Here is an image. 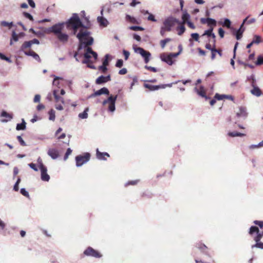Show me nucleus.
Masks as SVG:
<instances>
[{
  "label": "nucleus",
  "instance_id": "obj_2",
  "mask_svg": "<svg viewBox=\"0 0 263 263\" xmlns=\"http://www.w3.org/2000/svg\"><path fill=\"white\" fill-rule=\"evenodd\" d=\"M65 25V22L59 23L55 24L48 29V31L53 33L57 39L63 44L67 43L69 39V35L62 32Z\"/></svg>",
  "mask_w": 263,
  "mask_h": 263
},
{
  "label": "nucleus",
  "instance_id": "obj_31",
  "mask_svg": "<svg viewBox=\"0 0 263 263\" xmlns=\"http://www.w3.org/2000/svg\"><path fill=\"white\" fill-rule=\"evenodd\" d=\"M16 129L17 130H24L26 129V122L24 120H23L22 123L17 124Z\"/></svg>",
  "mask_w": 263,
  "mask_h": 263
},
{
  "label": "nucleus",
  "instance_id": "obj_36",
  "mask_svg": "<svg viewBox=\"0 0 263 263\" xmlns=\"http://www.w3.org/2000/svg\"><path fill=\"white\" fill-rule=\"evenodd\" d=\"M241 27H240L239 29H238L235 33L236 37L237 40H240L242 37V36L243 30H241Z\"/></svg>",
  "mask_w": 263,
  "mask_h": 263
},
{
  "label": "nucleus",
  "instance_id": "obj_34",
  "mask_svg": "<svg viewBox=\"0 0 263 263\" xmlns=\"http://www.w3.org/2000/svg\"><path fill=\"white\" fill-rule=\"evenodd\" d=\"M49 119L51 121H54L55 119V111L53 109H51L49 112Z\"/></svg>",
  "mask_w": 263,
  "mask_h": 263
},
{
  "label": "nucleus",
  "instance_id": "obj_13",
  "mask_svg": "<svg viewBox=\"0 0 263 263\" xmlns=\"http://www.w3.org/2000/svg\"><path fill=\"white\" fill-rule=\"evenodd\" d=\"M111 80L110 75L107 76H101L99 77L96 80V83L97 84H101L105 83Z\"/></svg>",
  "mask_w": 263,
  "mask_h": 263
},
{
  "label": "nucleus",
  "instance_id": "obj_35",
  "mask_svg": "<svg viewBox=\"0 0 263 263\" xmlns=\"http://www.w3.org/2000/svg\"><path fill=\"white\" fill-rule=\"evenodd\" d=\"M152 197V194L148 191L144 192L141 194V197L143 199L151 198Z\"/></svg>",
  "mask_w": 263,
  "mask_h": 263
},
{
  "label": "nucleus",
  "instance_id": "obj_24",
  "mask_svg": "<svg viewBox=\"0 0 263 263\" xmlns=\"http://www.w3.org/2000/svg\"><path fill=\"white\" fill-rule=\"evenodd\" d=\"M196 247L203 252H204L205 253H208L209 248L205 245L201 243H199L197 244Z\"/></svg>",
  "mask_w": 263,
  "mask_h": 263
},
{
  "label": "nucleus",
  "instance_id": "obj_48",
  "mask_svg": "<svg viewBox=\"0 0 263 263\" xmlns=\"http://www.w3.org/2000/svg\"><path fill=\"white\" fill-rule=\"evenodd\" d=\"M84 20L86 22V24L85 25H84V29H86L87 30V29H88L90 28V22L89 21V19L87 17H84Z\"/></svg>",
  "mask_w": 263,
  "mask_h": 263
},
{
  "label": "nucleus",
  "instance_id": "obj_61",
  "mask_svg": "<svg viewBox=\"0 0 263 263\" xmlns=\"http://www.w3.org/2000/svg\"><path fill=\"white\" fill-rule=\"evenodd\" d=\"M123 55L125 57V60H127L129 56V52L128 51L124 50L123 51Z\"/></svg>",
  "mask_w": 263,
  "mask_h": 263
},
{
  "label": "nucleus",
  "instance_id": "obj_52",
  "mask_svg": "<svg viewBox=\"0 0 263 263\" xmlns=\"http://www.w3.org/2000/svg\"><path fill=\"white\" fill-rule=\"evenodd\" d=\"M71 153H72V150L70 148H68L67 149V151H66V152L65 154L64 157V159L65 160H66L68 158L69 155H70L71 154Z\"/></svg>",
  "mask_w": 263,
  "mask_h": 263
},
{
  "label": "nucleus",
  "instance_id": "obj_21",
  "mask_svg": "<svg viewBox=\"0 0 263 263\" xmlns=\"http://www.w3.org/2000/svg\"><path fill=\"white\" fill-rule=\"evenodd\" d=\"M177 24L179 25V26L176 28V30L178 32V34L179 35H181L183 34V33L185 31V28L184 27V24L181 23V22H180L179 21V23H178Z\"/></svg>",
  "mask_w": 263,
  "mask_h": 263
},
{
  "label": "nucleus",
  "instance_id": "obj_53",
  "mask_svg": "<svg viewBox=\"0 0 263 263\" xmlns=\"http://www.w3.org/2000/svg\"><path fill=\"white\" fill-rule=\"evenodd\" d=\"M108 58L109 55L106 54L105 56V59L103 61V65L107 66L108 65Z\"/></svg>",
  "mask_w": 263,
  "mask_h": 263
},
{
  "label": "nucleus",
  "instance_id": "obj_63",
  "mask_svg": "<svg viewBox=\"0 0 263 263\" xmlns=\"http://www.w3.org/2000/svg\"><path fill=\"white\" fill-rule=\"evenodd\" d=\"M140 4V2L137 1V0H133L132 3L130 4V6L132 7H135L137 4Z\"/></svg>",
  "mask_w": 263,
  "mask_h": 263
},
{
  "label": "nucleus",
  "instance_id": "obj_49",
  "mask_svg": "<svg viewBox=\"0 0 263 263\" xmlns=\"http://www.w3.org/2000/svg\"><path fill=\"white\" fill-rule=\"evenodd\" d=\"M20 182H21V179L20 178H18L13 187V190L15 191H18V190H19L18 185H19V183H20Z\"/></svg>",
  "mask_w": 263,
  "mask_h": 263
},
{
  "label": "nucleus",
  "instance_id": "obj_6",
  "mask_svg": "<svg viewBox=\"0 0 263 263\" xmlns=\"http://www.w3.org/2000/svg\"><path fill=\"white\" fill-rule=\"evenodd\" d=\"M90 155L88 153H85L83 155H78L76 157V165L81 166L85 163L89 161Z\"/></svg>",
  "mask_w": 263,
  "mask_h": 263
},
{
  "label": "nucleus",
  "instance_id": "obj_41",
  "mask_svg": "<svg viewBox=\"0 0 263 263\" xmlns=\"http://www.w3.org/2000/svg\"><path fill=\"white\" fill-rule=\"evenodd\" d=\"M255 64L256 65H261L263 64V55H260L258 56Z\"/></svg>",
  "mask_w": 263,
  "mask_h": 263
},
{
  "label": "nucleus",
  "instance_id": "obj_55",
  "mask_svg": "<svg viewBox=\"0 0 263 263\" xmlns=\"http://www.w3.org/2000/svg\"><path fill=\"white\" fill-rule=\"evenodd\" d=\"M145 68L149 70V71H151L152 72H156L157 71V70L156 68L155 67H152V66H147V65H145Z\"/></svg>",
  "mask_w": 263,
  "mask_h": 263
},
{
  "label": "nucleus",
  "instance_id": "obj_45",
  "mask_svg": "<svg viewBox=\"0 0 263 263\" xmlns=\"http://www.w3.org/2000/svg\"><path fill=\"white\" fill-rule=\"evenodd\" d=\"M253 223L257 225L261 230H263V221L255 220Z\"/></svg>",
  "mask_w": 263,
  "mask_h": 263
},
{
  "label": "nucleus",
  "instance_id": "obj_59",
  "mask_svg": "<svg viewBox=\"0 0 263 263\" xmlns=\"http://www.w3.org/2000/svg\"><path fill=\"white\" fill-rule=\"evenodd\" d=\"M99 69L101 70L103 73H105L107 70V66L102 65L99 66Z\"/></svg>",
  "mask_w": 263,
  "mask_h": 263
},
{
  "label": "nucleus",
  "instance_id": "obj_4",
  "mask_svg": "<svg viewBox=\"0 0 263 263\" xmlns=\"http://www.w3.org/2000/svg\"><path fill=\"white\" fill-rule=\"evenodd\" d=\"M249 233L251 235H253L254 233L256 234L254 237V240L255 241H259L263 237V230L260 231L257 227L251 226L250 228Z\"/></svg>",
  "mask_w": 263,
  "mask_h": 263
},
{
  "label": "nucleus",
  "instance_id": "obj_33",
  "mask_svg": "<svg viewBox=\"0 0 263 263\" xmlns=\"http://www.w3.org/2000/svg\"><path fill=\"white\" fill-rule=\"evenodd\" d=\"M255 22V19L254 18H252L251 19H249V16L247 17L243 21L242 24L241 25V27H242L245 23H247L249 24L253 23Z\"/></svg>",
  "mask_w": 263,
  "mask_h": 263
},
{
  "label": "nucleus",
  "instance_id": "obj_39",
  "mask_svg": "<svg viewBox=\"0 0 263 263\" xmlns=\"http://www.w3.org/2000/svg\"><path fill=\"white\" fill-rule=\"evenodd\" d=\"M191 35L192 38L189 40L190 42L192 41V40H194L196 41H199V35L197 33H192Z\"/></svg>",
  "mask_w": 263,
  "mask_h": 263
},
{
  "label": "nucleus",
  "instance_id": "obj_11",
  "mask_svg": "<svg viewBox=\"0 0 263 263\" xmlns=\"http://www.w3.org/2000/svg\"><path fill=\"white\" fill-rule=\"evenodd\" d=\"M136 51H138L144 58L145 63H147L149 62L151 57L149 52L145 50L141 47H138L136 49Z\"/></svg>",
  "mask_w": 263,
  "mask_h": 263
},
{
  "label": "nucleus",
  "instance_id": "obj_32",
  "mask_svg": "<svg viewBox=\"0 0 263 263\" xmlns=\"http://www.w3.org/2000/svg\"><path fill=\"white\" fill-rule=\"evenodd\" d=\"M88 111V108H86L83 112L79 114V117L81 119H86L88 117L87 111Z\"/></svg>",
  "mask_w": 263,
  "mask_h": 263
},
{
  "label": "nucleus",
  "instance_id": "obj_19",
  "mask_svg": "<svg viewBox=\"0 0 263 263\" xmlns=\"http://www.w3.org/2000/svg\"><path fill=\"white\" fill-rule=\"evenodd\" d=\"M252 86L253 87V88L251 90V93L257 97H259L260 96H261V90L258 87L254 86V82L252 83Z\"/></svg>",
  "mask_w": 263,
  "mask_h": 263
},
{
  "label": "nucleus",
  "instance_id": "obj_5",
  "mask_svg": "<svg viewBox=\"0 0 263 263\" xmlns=\"http://www.w3.org/2000/svg\"><path fill=\"white\" fill-rule=\"evenodd\" d=\"M117 99V95L115 96L111 95L107 99L103 102V104H108V110L113 112L115 110V103Z\"/></svg>",
  "mask_w": 263,
  "mask_h": 263
},
{
  "label": "nucleus",
  "instance_id": "obj_64",
  "mask_svg": "<svg viewBox=\"0 0 263 263\" xmlns=\"http://www.w3.org/2000/svg\"><path fill=\"white\" fill-rule=\"evenodd\" d=\"M195 261L196 263H214V261L213 260H212L210 262H205L202 260H198L197 259H195Z\"/></svg>",
  "mask_w": 263,
  "mask_h": 263
},
{
  "label": "nucleus",
  "instance_id": "obj_46",
  "mask_svg": "<svg viewBox=\"0 0 263 263\" xmlns=\"http://www.w3.org/2000/svg\"><path fill=\"white\" fill-rule=\"evenodd\" d=\"M231 21L229 19L226 18L225 19L223 22V26H225L227 27L228 28H230L231 26Z\"/></svg>",
  "mask_w": 263,
  "mask_h": 263
},
{
  "label": "nucleus",
  "instance_id": "obj_40",
  "mask_svg": "<svg viewBox=\"0 0 263 263\" xmlns=\"http://www.w3.org/2000/svg\"><path fill=\"white\" fill-rule=\"evenodd\" d=\"M252 42L254 44H259L261 42V37L259 35H255L254 36Z\"/></svg>",
  "mask_w": 263,
  "mask_h": 263
},
{
  "label": "nucleus",
  "instance_id": "obj_57",
  "mask_svg": "<svg viewBox=\"0 0 263 263\" xmlns=\"http://www.w3.org/2000/svg\"><path fill=\"white\" fill-rule=\"evenodd\" d=\"M32 57L34 59H35L36 60H37V61L40 62L41 60V59H40L39 55L37 53H36L35 52H32Z\"/></svg>",
  "mask_w": 263,
  "mask_h": 263
},
{
  "label": "nucleus",
  "instance_id": "obj_54",
  "mask_svg": "<svg viewBox=\"0 0 263 263\" xmlns=\"http://www.w3.org/2000/svg\"><path fill=\"white\" fill-rule=\"evenodd\" d=\"M17 139L18 140V141H19V142L20 143V144L22 145V146H26V143L25 142V141L23 140V139H22V138L21 137V136H18L17 137Z\"/></svg>",
  "mask_w": 263,
  "mask_h": 263
},
{
  "label": "nucleus",
  "instance_id": "obj_14",
  "mask_svg": "<svg viewBox=\"0 0 263 263\" xmlns=\"http://www.w3.org/2000/svg\"><path fill=\"white\" fill-rule=\"evenodd\" d=\"M213 27H210L208 30H206L204 31V33L202 34V36L207 35L209 37H212L213 39V43H215L216 35L214 33H213Z\"/></svg>",
  "mask_w": 263,
  "mask_h": 263
},
{
  "label": "nucleus",
  "instance_id": "obj_37",
  "mask_svg": "<svg viewBox=\"0 0 263 263\" xmlns=\"http://www.w3.org/2000/svg\"><path fill=\"white\" fill-rule=\"evenodd\" d=\"M18 35L17 34L15 31H13L12 33V39L10 41V45L12 44V40L15 42H17L18 40Z\"/></svg>",
  "mask_w": 263,
  "mask_h": 263
},
{
  "label": "nucleus",
  "instance_id": "obj_18",
  "mask_svg": "<svg viewBox=\"0 0 263 263\" xmlns=\"http://www.w3.org/2000/svg\"><path fill=\"white\" fill-rule=\"evenodd\" d=\"M236 116L238 118L247 117L248 116V113L247 112L246 108L243 106L240 107L239 111L236 113Z\"/></svg>",
  "mask_w": 263,
  "mask_h": 263
},
{
  "label": "nucleus",
  "instance_id": "obj_10",
  "mask_svg": "<svg viewBox=\"0 0 263 263\" xmlns=\"http://www.w3.org/2000/svg\"><path fill=\"white\" fill-rule=\"evenodd\" d=\"M144 87L147 88L149 91H155L160 88H165L166 87H171L172 84L159 85H152L148 84H144Z\"/></svg>",
  "mask_w": 263,
  "mask_h": 263
},
{
  "label": "nucleus",
  "instance_id": "obj_3",
  "mask_svg": "<svg viewBox=\"0 0 263 263\" xmlns=\"http://www.w3.org/2000/svg\"><path fill=\"white\" fill-rule=\"evenodd\" d=\"M179 23V21L173 17L170 16L167 17L163 23V26L160 29V34L164 36L166 32H170L172 30V28L174 27L176 24Z\"/></svg>",
  "mask_w": 263,
  "mask_h": 263
},
{
  "label": "nucleus",
  "instance_id": "obj_42",
  "mask_svg": "<svg viewBox=\"0 0 263 263\" xmlns=\"http://www.w3.org/2000/svg\"><path fill=\"white\" fill-rule=\"evenodd\" d=\"M171 41V39L170 38H166L164 40H161L160 41V45L162 48H164L165 46L166 43L170 42Z\"/></svg>",
  "mask_w": 263,
  "mask_h": 263
},
{
  "label": "nucleus",
  "instance_id": "obj_25",
  "mask_svg": "<svg viewBox=\"0 0 263 263\" xmlns=\"http://www.w3.org/2000/svg\"><path fill=\"white\" fill-rule=\"evenodd\" d=\"M125 19H126V21L129 22L131 23L139 24L138 22H137V20L135 17H132L129 15H128V14L126 15V17H125Z\"/></svg>",
  "mask_w": 263,
  "mask_h": 263
},
{
  "label": "nucleus",
  "instance_id": "obj_29",
  "mask_svg": "<svg viewBox=\"0 0 263 263\" xmlns=\"http://www.w3.org/2000/svg\"><path fill=\"white\" fill-rule=\"evenodd\" d=\"M206 24L209 26H210V27H213L216 25V21L214 19L211 18H206Z\"/></svg>",
  "mask_w": 263,
  "mask_h": 263
},
{
  "label": "nucleus",
  "instance_id": "obj_23",
  "mask_svg": "<svg viewBox=\"0 0 263 263\" xmlns=\"http://www.w3.org/2000/svg\"><path fill=\"white\" fill-rule=\"evenodd\" d=\"M190 15L186 11L184 12L182 15V22H181V23H182L183 24H186V23L190 21Z\"/></svg>",
  "mask_w": 263,
  "mask_h": 263
},
{
  "label": "nucleus",
  "instance_id": "obj_15",
  "mask_svg": "<svg viewBox=\"0 0 263 263\" xmlns=\"http://www.w3.org/2000/svg\"><path fill=\"white\" fill-rule=\"evenodd\" d=\"M218 54L220 57L222 56V50L216 49L215 43H213V49L211 50V59L214 60L216 58V54Z\"/></svg>",
  "mask_w": 263,
  "mask_h": 263
},
{
  "label": "nucleus",
  "instance_id": "obj_1",
  "mask_svg": "<svg viewBox=\"0 0 263 263\" xmlns=\"http://www.w3.org/2000/svg\"><path fill=\"white\" fill-rule=\"evenodd\" d=\"M65 23L67 29L72 30L73 34L76 35L81 44H84L85 47H87L84 55L85 60L83 63L89 62V59L91 57L90 54H92L94 60L96 61L98 58L97 53L93 51L91 48L87 47L93 44V39L90 36V32L87 30L84 29V25L80 19L78 14H73L72 16Z\"/></svg>",
  "mask_w": 263,
  "mask_h": 263
},
{
  "label": "nucleus",
  "instance_id": "obj_43",
  "mask_svg": "<svg viewBox=\"0 0 263 263\" xmlns=\"http://www.w3.org/2000/svg\"><path fill=\"white\" fill-rule=\"evenodd\" d=\"M139 182V180L129 181L125 184V186H127L129 185H136Z\"/></svg>",
  "mask_w": 263,
  "mask_h": 263
},
{
  "label": "nucleus",
  "instance_id": "obj_62",
  "mask_svg": "<svg viewBox=\"0 0 263 263\" xmlns=\"http://www.w3.org/2000/svg\"><path fill=\"white\" fill-rule=\"evenodd\" d=\"M127 72L126 68H123L119 70V74L121 75L125 74Z\"/></svg>",
  "mask_w": 263,
  "mask_h": 263
},
{
  "label": "nucleus",
  "instance_id": "obj_28",
  "mask_svg": "<svg viewBox=\"0 0 263 263\" xmlns=\"http://www.w3.org/2000/svg\"><path fill=\"white\" fill-rule=\"evenodd\" d=\"M32 46L30 41L25 42L21 46V50L22 51L25 50L27 48L31 47Z\"/></svg>",
  "mask_w": 263,
  "mask_h": 263
},
{
  "label": "nucleus",
  "instance_id": "obj_60",
  "mask_svg": "<svg viewBox=\"0 0 263 263\" xmlns=\"http://www.w3.org/2000/svg\"><path fill=\"white\" fill-rule=\"evenodd\" d=\"M218 33L221 38L223 37L224 34V31L221 28H220L218 29Z\"/></svg>",
  "mask_w": 263,
  "mask_h": 263
},
{
  "label": "nucleus",
  "instance_id": "obj_17",
  "mask_svg": "<svg viewBox=\"0 0 263 263\" xmlns=\"http://www.w3.org/2000/svg\"><path fill=\"white\" fill-rule=\"evenodd\" d=\"M48 155L53 159H57L59 156L58 151L55 148H50L48 151Z\"/></svg>",
  "mask_w": 263,
  "mask_h": 263
},
{
  "label": "nucleus",
  "instance_id": "obj_7",
  "mask_svg": "<svg viewBox=\"0 0 263 263\" xmlns=\"http://www.w3.org/2000/svg\"><path fill=\"white\" fill-rule=\"evenodd\" d=\"M83 254L86 256H92L95 258H100L102 256L99 251L93 249L90 247H88L84 251Z\"/></svg>",
  "mask_w": 263,
  "mask_h": 263
},
{
  "label": "nucleus",
  "instance_id": "obj_8",
  "mask_svg": "<svg viewBox=\"0 0 263 263\" xmlns=\"http://www.w3.org/2000/svg\"><path fill=\"white\" fill-rule=\"evenodd\" d=\"M39 168L41 172V179L44 181H48L50 179V176L47 173V169L41 161L40 162Z\"/></svg>",
  "mask_w": 263,
  "mask_h": 263
},
{
  "label": "nucleus",
  "instance_id": "obj_27",
  "mask_svg": "<svg viewBox=\"0 0 263 263\" xmlns=\"http://www.w3.org/2000/svg\"><path fill=\"white\" fill-rule=\"evenodd\" d=\"M97 20L101 25H102L103 26H107V21L105 18L101 16H99L98 17Z\"/></svg>",
  "mask_w": 263,
  "mask_h": 263
},
{
  "label": "nucleus",
  "instance_id": "obj_50",
  "mask_svg": "<svg viewBox=\"0 0 263 263\" xmlns=\"http://www.w3.org/2000/svg\"><path fill=\"white\" fill-rule=\"evenodd\" d=\"M23 14L26 18L29 19L30 21H33V16L30 13L24 12Z\"/></svg>",
  "mask_w": 263,
  "mask_h": 263
},
{
  "label": "nucleus",
  "instance_id": "obj_16",
  "mask_svg": "<svg viewBox=\"0 0 263 263\" xmlns=\"http://www.w3.org/2000/svg\"><path fill=\"white\" fill-rule=\"evenodd\" d=\"M195 90L197 93L200 96L204 98L206 100L209 99V98L206 96V92L203 86H200L199 88L196 87Z\"/></svg>",
  "mask_w": 263,
  "mask_h": 263
},
{
  "label": "nucleus",
  "instance_id": "obj_58",
  "mask_svg": "<svg viewBox=\"0 0 263 263\" xmlns=\"http://www.w3.org/2000/svg\"><path fill=\"white\" fill-rule=\"evenodd\" d=\"M21 193L25 197H29V193L26 191L25 189H21L20 191Z\"/></svg>",
  "mask_w": 263,
  "mask_h": 263
},
{
  "label": "nucleus",
  "instance_id": "obj_44",
  "mask_svg": "<svg viewBox=\"0 0 263 263\" xmlns=\"http://www.w3.org/2000/svg\"><path fill=\"white\" fill-rule=\"evenodd\" d=\"M1 24L3 26L8 27L9 28H10L13 25L12 22L8 23L6 21L2 22Z\"/></svg>",
  "mask_w": 263,
  "mask_h": 263
},
{
  "label": "nucleus",
  "instance_id": "obj_38",
  "mask_svg": "<svg viewBox=\"0 0 263 263\" xmlns=\"http://www.w3.org/2000/svg\"><path fill=\"white\" fill-rule=\"evenodd\" d=\"M256 243L252 246V248H257L263 249V242L259 241H255Z\"/></svg>",
  "mask_w": 263,
  "mask_h": 263
},
{
  "label": "nucleus",
  "instance_id": "obj_22",
  "mask_svg": "<svg viewBox=\"0 0 263 263\" xmlns=\"http://www.w3.org/2000/svg\"><path fill=\"white\" fill-rule=\"evenodd\" d=\"M58 90H54L53 91V95L54 96L55 102L58 103V102H60L62 104H64V100L63 97L59 96L57 94Z\"/></svg>",
  "mask_w": 263,
  "mask_h": 263
},
{
  "label": "nucleus",
  "instance_id": "obj_26",
  "mask_svg": "<svg viewBox=\"0 0 263 263\" xmlns=\"http://www.w3.org/2000/svg\"><path fill=\"white\" fill-rule=\"evenodd\" d=\"M1 116L7 118V119L3 120L4 122H7L12 118V116L5 111H3L2 112Z\"/></svg>",
  "mask_w": 263,
  "mask_h": 263
},
{
  "label": "nucleus",
  "instance_id": "obj_9",
  "mask_svg": "<svg viewBox=\"0 0 263 263\" xmlns=\"http://www.w3.org/2000/svg\"><path fill=\"white\" fill-rule=\"evenodd\" d=\"M179 53H171L167 55L165 53H162L160 55L161 59L162 61L166 62L168 65H171L173 63V58L176 57Z\"/></svg>",
  "mask_w": 263,
  "mask_h": 263
},
{
  "label": "nucleus",
  "instance_id": "obj_56",
  "mask_svg": "<svg viewBox=\"0 0 263 263\" xmlns=\"http://www.w3.org/2000/svg\"><path fill=\"white\" fill-rule=\"evenodd\" d=\"M123 62L122 60H121V59L118 60V61H117V63L116 64V66L117 67H119V68H121L123 66Z\"/></svg>",
  "mask_w": 263,
  "mask_h": 263
},
{
  "label": "nucleus",
  "instance_id": "obj_12",
  "mask_svg": "<svg viewBox=\"0 0 263 263\" xmlns=\"http://www.w3.org/2000/svg\"><path fill=\"white\" fill-rule=\"evenodd\" d=\"M103 94L107 95H108L109 94V91L107 88L103 87L101 89L95 91L91 95L90 97H95L96 96H100Z\"/></svg>",
  "mask_w": 263,
  "mask_h": 263
},
{
  "label": "nucleus",
  "instance_id": "obj_20",
  "mask_svg": "<svg viewBox=\"0 0 263 263\" xmlns=\"http://www.w3.org/2000/svg\"><path fill=\"white\" fill-rule=\"evenodd\" d=\"M97 157L100 160H106L107 157H109V155L107 153H101L99 151L98 149H97Z\"/></svg>",
  "mask_w": 263,
  "mask_h": 263
},
{
  "label": "nucleus",
  "instance_id": "obj_30",
  "mask_svg": "<svg viewBox=\"0 0 263 263\" xmlns=\"http://www.w3.org/2000/svg\"><path fill=\"white\" fill-rule=\"evenodd\" d=\"M228 135L230 137H242L245 136V134H242L237 132H229L228 133Z\"/></svg>",
  "mask_w": 263,
  "mask_h": 263
},
{
  "label": "nucleus",
  "instance_id": "obj_51",
  "mask_svg": "<svg viewBox=\"0 0 263 263\" xmlns=\"http://www.w3.org/2000/svg\"><path fill=\"white\" fill-rule=\"evenodd\" d=\"M214 98L218 100H223L224 98V95H220L219 93H216V95L214 96Z\"/></svg>",
  "mask_w": 263,
  "mask_h": 263
},
{
  "label": "nucleus",
  "instance_id": "obj_47",
  "mask_svg": "<svg viewBox=\"0 0 263 263\" xmlns=\"http://www.w3.org/2000/svg\"><path fill=\"white\" fill-rule=\"evenodd\" d=\"M129 28L130 30L134 31H141L144 29L142 27L140 26H130Z\"/></svg>",
  "mask_w": 263,
  "mask_h": 263
}]
</instances>
